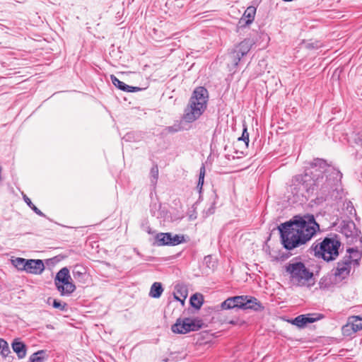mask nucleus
<instances>
[{"instance_id": "obj_27", "label": "nucleus", "mask_w": 362, "mask_h": 362, "mask_svg": "<svg viewBox=\"0 0 362 362\" xmlns=\"http://www.w3.org/2000/svg\"><path fill=\"white\" fill-rule=\"evenodd\" d=\"M319 286L320 289L328 290L332 286V282L329 279L323 277L319 282Z\"/></svg>"}, {"instance_id": "obj_29", "label": "nucleus", "mask_w": 362, "mask_h": 362, "mask_svg": "<svg viewBox=\"0 0 362 362\" xmlns=\"http://www.w3.org/2000/svg\"><path fill=\"white\" fill-rule=\"evenodd\" d=\"M252 309L254 310H261L263 309V306L255 298L250 297V310Z\"/></svg>"}, {"instance_id": "obj_39", "label": "nucleus", "mask_w": 362, "mask_h": 362, "mask_svg": "<svg viewBox=\"0 0 362 362\" xmlns=\"http://www.w3.org/2000/svg\"><path fill=\"white\" fill-rule=\"evenodd\" d=\"M210 258H211V257H209V256L206 257H205V260H206L207 259H210Z\"/></svg>"}, {"instance_id": "obj_2", "label": "nucleus", "mask_w": 362, "mask_h": 362, "mask_svg": "<svg viewBox=\"0 0 362 362\" xmlns=\"http://www.w3.org/2000/svg\"><path fill=\"white\" fill-rule=\"evenodd\" d=\"M208 91L204 87H197L193 92L185 110L184 119L192 122L197 119L206 108Z\"/></svg>"}, {"instance_id": "obj_36", "label": "nucleus", "mask_w": 362, "mask_h": 362, "mask_svg": "<svg viewBox=\"0 0 362 362\" xmlns=\"http://www.w3.org/2000/svg\"><path fill=\"white\" fill-rule=\"evenodd\" d=\"M83 273L79 271L74 272V277L79 276L81 275H83Z\"/></svg>"}, {"instance_id": "obj_1", "label": "nucleus", "mask_w": 362, "mask_h": 362, "mask_svg": "<svg viewBox=\"0 0 362 362\" xmlns=\"http://www.w3.org/2000/svg\"><path fill=\"white\" fill-rule=\"evenodd\" d=\"M320 230L313 216L296 217L279 228L284 247L292 250L309 241Z\"/></svg>"}, {"instance_id": "obj_26", "label": "nucleus", "mask_w": 362, "mask_h": 362, "mask_svg": "<svg viewBox=\"0 0 362 362\" xmlns=\"http://www.w3.org/2000/svg\"><path fill=\"white\" fill-rule=\"evenodd\" d=\"M158 177V166H153L150 173L151 182L153 185H156Z\"/></svg>"}, {"instance_id": "obj_37", "label": "nucleus", "mask_w": 362, "mask_h": 362, "mask_svg": "<svg viewBox=\"0 0 362 362\" xmlns=\"http://www.w3.org/2000/svg\"><path fill=\"white\" fill-rule=\"evenodd\" d=\"M251 17H252V16L250 15V18H251ZM252 18H254V16L252 17ZM252 21H253V19H251V18H250V24L252 23Z\"/></svg>"}, {"instance_id": "obj_9", "label": "nucleus", "mask_w": 362, "mask_h": 362, "mask_svg": "<svg viewBox=\"0 0 362 362\" xmlns=\"http://www.w3.org/2000/svg\"><path fill=\"white\" fill-rule=\"evenodd\" d=\"M184 236L182 235H173L170 233H161L156 235V241L158 245H177L184 242Z\"/></svg>"}, {"instance_id": "obj_19", "label": "nucleus", "mask_w": 362, "mask_h": 362, "mask_svg": "<svg viewBox=\"0 0 362 362\" xmlns=\"http://www.w3.org/2000/svg\"><path fill=\"white\" fill-rule=\"evenodd\" d=\"M348 143L351 146L362 147V134L353 132L347 139Z\"/></svg>"}, {"instance_id": "obj_18", "label": "nucleus", "mask_w": 362, "mask_h": 362, "mask_svg": "<svg viewBox=\"0 0 362 362\" xmlns=\"http://www.w3.org/2000/svg\"><path fill=\"white\" fill-rule=\"evenodd\" d=\"M243 132L241 137H239L235 143L236 147H240L243 146L247 149L249 145V134L247 132V127L245 124L243 125Z\"/></svg>"}, {"instance_id": "obj_20", "label": "nucleus", "mask_w": 362, "mask_h": 362, "mask_svg": "<svg viewBox=\"0 0 362 362\" xmlns=\"http://www.w3.org/2000/svg\"><path fill=\"white\" fill-rule=\"evenodd\" d=\"M163 288L160 283L155 282L151 287L149 295L153 298H159L163 293Z\"/></svg>"}, {"instance_id": "obj_31", "label": "nucleus", "mask_w": 362, "mask_h": 362, "mask_svg": "<svg viewBox=\"0 0 362 362\" xmlns=\"http://www.w3.org/2000/svg\"><path fill=\"white\" fill-rule=\"evenodd\" d=\"M247 10L245 11L243 18L238 23V28L245 27L249 24V14L246 15Z\"/></svg>"}, {"instance_id": "obj_35", "label": "nucleus", "mask_w": 362, "mask_h": 362, "mask_svg": "<svg viewBox=\"0 0 362 362\" xmlns=\"http://www.w3.org/2000/svg\"><path fill=\"white\" fill-rule=\"evenodd\" d=\"M23 199L25 200V202L27 203V204L31 208V206H33V205H34L31 200L26 196V195H24L23 196Z\"/></svg>"}, {"instance_id": "obj_38", "label": "nucleus", "mask_w": 362, "mask_h": 362, "mask_svg": "<svg viewBox=\"0 0 362 362\" xmlns=\"http://www.w3.org/2000/svg\"><path fill=\"white\" fill-rule=\"evenodd\" d=\"M51 300H52V298H48V300H47V303H49V301H50Z\"/></svg>"}, {"instance_id": "obj_5", "label": "nucleus", "mask_w": 362, "mask_h": 362, "mask_svg": "<svg viewBox=\"0 0 362 362\" xmlns=\"http://www.w3.org/2000/svg\"><path fill=\"white\" fill-rule=\"evenodd\" d=\"M55 286L61 293V295H69L72 293L76 286L72 282L71 277L69 274V270L66 267L61 269L57 273L54 279Z\"/></svg>"}, {"instance_id": "obj_30", "label": "nucleus", "mask_w": 362, "mask_h": 362, "mask_svg": "<svg viewBox=\"0 0 362 362\" xmlns=\"http://www.w3.org/2000/svg\"><path fill=\"white\" fill-rule=\"evenodd\" d=\"M341 331L344 336H350L352 333L356 332V331H354V328L349 320L347 323L342 327Z\"/></svg>"}, {"instance_id": "obj_25", "label": "nucleus", "mask_w": 362, "mask_h": 362, "mask_svg": "<svg viewBox=\"0 0 362 362\" xmlns=\"http://www.w3.org/2000/svg\"><path fill=\"white\" fill-rule=\"evenodd\" d=\"M0 350L3 357H6L11 353L8 343L2 339H0Z\"/></svg>"}, {"instance_id": "obj_11", "label": "nucleus", "mask_w": 362, "mask_h": 362, "mask_svg": "<svg viewBox=\"0 0 362 362\" xmlns=\"http://www.w3.org/2000/svg\"><path fill=\"white\" fill-rule=\"evenodd\" d=\"M341 233L347 238H351V242L357 241L360 238L361 232L356 228L354 221H344L341 227Z\"/></svg>"}, {"instance_id": "obj_16", "label": "nucleus", "mask_w": 362, "mask_h": 362, "mask_svg": "<svg viewBox=\"0 0 362 362\" xmlns=\"http://www.w3.org/2000/svg\"><path fill=\"white\" fill-rule=\"evenodd\" d=\"M112 83L119 89L126 92H136L141 90L139 87L130 86L119 81L115 76L111 75Z\"/></svg>"}, {"instance_id": "obj_6", "label": "nucleus", "mask_w": 362, "mask_h": 362, "mask_svg": "<svg viewBox=\"0 0 362 362\" xmlns=\"http://www.w3.org/2000/svg\"><path fill=\"white\" fill-rule=\"evenodd\" d=\"M200 325L198 322L192 318H178L176 322L172 325L171 330L175 334H186L192 331L198 330Z\"/></svg>"}, {"instance_id": "obj_40", "label": "nucleus", "mask_w": 362, "mask_h": 362, "mask_svg": "<svg viewBox=\"0 0 362 362\" xmlns=\"http://www.w3.org/2000/svg\"><path fill=\"white\" fill-rule=\"evenodd\" d=\"M240 157H241L240 156H238L237 158H240Z\"/></svg>"}, {"instance_id": "obj_34", "label": "nucleus", "mask_w": 362, "mask_h": 362, "mask_svg": "<svg viewBox=\"0 0 362 362\" xmlns=\"http://www.w3.org/2000/svg\"><path fill=\"white\" fill-rule=\"evenodd\" d=\"M31 209L38 215L41 216H44V214L40 210L38 209L35 205H33V206H31Z\"/></svg>"}, {"instance_id": "obj_12", "label": "nucleus", "mask_w": 362, "mask_h": 362, "mask_svg": "<svg viewBox=\"0 0 362 362\" xmlns=\"http://www.w3.org/2000/svg\"><path fill=\"white\" fill-rule=\"evenodd\" d=\"M321 318L319 314L300 315L292 320V324L298 327H303L308 323H313Z\"/></svg>"}, {"instance_id": "obj_4", "label": "nucleus", "mask_w": 362, "mask_h": 362, "mask_svg": "<svg viewBox=\"0 0 362 362\" xmlns=\"http://www.w3.org/2000/svg\"><path fill=\"white\" fill-rule=\"evenodd\" d=\"M340 245V242L336 239L325 238L319 247H315V253L326 261L333 260L339 255Z\"/></svg>"}, {"instance_id": "obj_28", "label": "nucleus", "mask_w": 362, "mask_h": 362, "mask_svg": "<svg viewBox=\"0 0 362 362\" xmlns=\"http://www.w3.org/2000/svg\"><path fill=\"white\" fill-rule=\"evenodd\" d=\"M205 172H206L205 167L203 165L200 168L199 181H198V184H197V188L199 189V192H201L202 186L204 185Z\"/></svg>"}, {"instance_id": "obj_33", "label": "nucleus", "mask_w": 362, "mask_h": 362, "mask_svg": "<svg viewBox=\"0 0 362 362\" xmlns=\"http://www.w3.org/2000/svg\"><path fill=\"white\" fill-rule=\"evenodd\" d=\"M52 305H53V307L54 308L59 309L60 310H64L66 304V303H62V302H60V301H59V300H57L56 299H54L52 300Z\"/></svg>"}, {"instance_id": "obj_10", "label": "nucleus", "mask_w": 362, "mask_h": 362, "mask_svg": "<svg viewBox=\"0 0 362 362\" xmlns=\"http://www.w3.org/2000/svg\"><path fill=\"white\" fill-rule=\"evenodd\" d=\"M249 52V42L244 40L241 42L230 54L235 65H238L241 61H245Z\"/></svg>"}, {"instance_id": "obj_7", "label": "nucleus", "mask_w": 362, "mask_h": 362, "mask_svg": "<svg viewBox=\"0 0 362 362\" xmlns=\"http://www.w3.org/2000/svg\"><path fill=\"white\" fill-rule=\"evenodd\" d=\"M350 254L353 253L354 256L345 257L342 261L338 262L335 271V276L340 279H345L350 272L351 265L352 262L356 261V258L359 257V253L357 250L354 249H349L347 250Z\"/></svg>"}, {"instance_id": "obj_21", "label": "nucleus", "mask_w": 362, "mask_h": 362, "mask_svg": "<svg viewBox=\"0 0 362 362\" xmlns=\"http://www.w3.org/2000/svg\"><path fill=\"white\" fill-rule=\"evenodd\" d=\"M11 263L17 269L25 271L28 259L21 257H16L11 259Z\"/></svg>"}, {"instance_id": "obj_15", "label": "nucleus", "mask_w": 362, "mask_h": 362, "mask_svg": "<svg viewBox=\"0 0 362 362\" xmlns=\"http://www.w3.org/2000/svg\"><path fill=\"white\" fill-rule=\"evenodd\" d=\"M295 181L302 185L307 190L311 188L315 182L311 175L308 173H305L303 175H296L295 177Z\"/></svg>"}, {"instance_id": "obj_22", "label": "nucleus", "mask_w": 362, "mask_h": 362, "mask_svg": "<svg viewBox=\"0 0 362 362\" xmlns=\"http://www.w3.org/2000/svg\"><path fill=\"white\" fill-rule=\"evenodd\" d=\"M204 302L203 296L200 293H195L190 298V303L192 307L199 309L201 308Z\"/></svg>"}, {"instance_id": "obj_13", "label": "nucleus", "mask_w": 362, "mask_h": 362, "mask_svg": "<svg viewBox=\"0 0 362 362\" xmlns=\"http://www.w3.org/2000/svg\"><path fill=\"white\" fill-rule=\"evenodd\" d=\"M45 269L41 259H28L25 272L33 274H40Z\"/></svg>"}, {"instance_id": "obj_14", "label": "nucleus", "mask_w": 362, "mask_h": 362, "mask_svg": "<svg viewBox=\"0 0 362 362\" xmlns=\"http://www.w3.org/2000/svg\"><path fill=\"white\" fill-rule=\"evenodd\" d=\"M188 295V290L185 285L184 284H177L175 287V290L173 291L174 298L180 301L182 305H184L185 300L187 298Z\"/></svg>"}, {"instance_id": "obj_8", "label": "nucleus", "mask_w": 362, "mask_h": 362, "mask_svg": "<svg viewBox=\"0 0 362 362\" xmlns=\"http://www.w3.org/2000/svg\"><path fill=\"white\" fill-rule=\"evenodd\" d=\"M223 310L238 308L246 310L249 308V298L247 296H238L227 298L221 303Z\"/></svg>"}, {"instance_id": "obj_17", "label": "nucleus", "mask_w": 362, "mask_h": 362, "mask_svg": "<svg viewBox=\"0 0 362 362\" xmlns=\"http://www.w3.org/2000/svg\"><path fill=\"white\" fill-rule=\"evenodd\" d=\"M12 348L14 352H16L19 358H23L26 355V346L25 345L18 340H14L12 343Z\"/></svg>"}, {"instance_id": "obj_3", "label": "nucleus", "mask_w": 362, "mask_h": 362, "mask_svg": "<svg viewBox=\"0 0 362 362\" xmlns=\"http://www.w3.org/2000/svg\"><path fill=\"white\" fill-rule=\"evenodd\" d=\"M286 271L290 274L291 281L293 285L298 286H309L313 280V274L304 265L303 263L296 262L290 263Z\"/></svg>"}, {"instance_id": "obj_32", "label": "nucleus", "mask_w": 362, "mask_h": 362, "mask_svg": "<svg viewBox=\"0 0 362 362\" xmlns=\"http://www.w3.org/2000/svg\"><path fill=\"white\" fill-rule=\"evenodd\" d=\"M259 39L261 40V42H259L258 40H256V41L253 42V44L260 45L262 42H264V45H263V46H264L268 42L269 37L267 35V34H266L264 33H261L259 35Z\"/></svg>"}, {"instance_id": "obj_23", "label": "nucleus", "mask_w": 362, "mask_h": 362, "mask_svg": "<svg viewBox=\"0 0 362 362\" xmlns=\"http://www.w3.org/2000/svg\"><path fill=\"white\" fill-rule=\"evenodd\" d=\"M354 328V331L362 329V318L358 316L350 317L348 320Z\"/></svg>"}, {"instance_id": "obj_24", "label": "nucleus", "mask_w": 362, "mask_h": 362, "mask_svg": "<svg viewBox=\"0 0 362 362\" xmlns=\"http://www.w3.org/2000/svg\"><path fill=\"white\" fill-rule=\"evenodd\" d=\"M45 359V351L43 350L38 351L30 357V362H44Z\"/></svg>"}]
</instances>
